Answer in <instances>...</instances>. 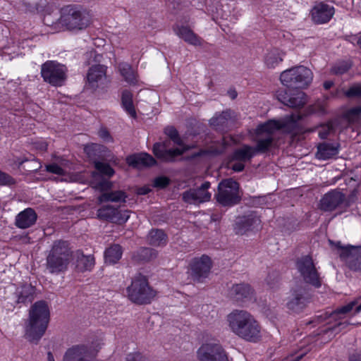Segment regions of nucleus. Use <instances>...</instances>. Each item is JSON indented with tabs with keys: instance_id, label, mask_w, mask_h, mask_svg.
I'll list each match as a JSON object with an SVG mask.
<instances>
[{
	"instance_id": "obj_40",
	"label": "nucleus",
	"mask_w": 361,
	"mask_h": 361,
	"mask_svg": "<svg viewBox=\"0 0 361 361\" xmlns=\"http://www.w3.org/2000/svg\"><path fill=\"white\" fill-rule=\"evenodd\" d=\"M133 94L131 92H123L121 96V104L125 111L133 118L136 117Z\"/></svg>"
},
{
	"instance_id": "obj_48",
	"label": "nucleus",
	"mask_w": 361,
	"mask_h": 361,
	"mask_svg": "<svg viewBox=\"0 0 361 361\" xmlns=\"http://www.w3.org/2000/svg\"><path fill=\"white\" fill-rule=\"evenodd\" d=\"M46 169L48 172L56 175H64L65 171L56 164H51L46 166Z\"/></svg>"
},
{
	"instance_id": "obj_36",
	"label": "nucleus",
	"mask_w": 361,
	"mask_h": 361,
	"mask_svg": "<svg viewBox=\"0 0 361 361\" xmlns=\"http://www.w3.org/2000/svg\"><path fill=\"white\" fill-rule=\"evenodd\" d=\"M357 304V300L350 302L346 305H344L340 308L336 309L331 312H325L324 314H321L319 317H322L324 320L328 318H332L334 320L342 319L344 316L350 312L353 307Z\"/></svg>"
},
{
	"instance_id": "obj_33",
	"label": "nucleus",
	"mask_w": 361,
	"mask_h": 361,
	"mask_svg": "<svg viewBox=\"0 0 361 361\" xmlns=\"http://www.w3.org/2000/svg\"><path fill=\"white\" fill-rule=\"evenodd\" d=\"M74 257L76 259L75 267L78 271H90L94 265V257L92 255H84L80 250L75 253Z\"/></svg>"
},
{
	"instance_id": "obj_20",
	"label": "nucleus",
	"mask_w": 361,
	"mask_h": 361,
	"mask_svg": "<svg viewBox=\"0 0 361 361\" xmlns=\"http://www.w3.org/2000/svg\"><path fill=\"white\" fill-rule=\"evenodd\" d=\"M128 212L121 213L117 208L111 205H104L97 210V217L118 224H123L129 219Z\"/></svg>"
},
{
	"instance_id": "obj_19",
	"label": "nucleus",
	"mask_w": 361,
	"mask_h": 361,
	"mask_svg": "<svg viewBox=\"0 0 361 361\" xmlns=\"http://www.w3.org/2000/svg\"><path fill=\"white\" fill-rule=\"evenodd\" d=\"M63 361H97L91 348L85 345H75L69 348L63 357Z\"/></svg>"
},
{
	"instance_id": "obj_25",
	"label": "nucleus",
	"mask_w": 361,
	"mask_h": 361,
	"mask_svg": "<svg viewBox=\"0 0 361 361\" xmlns=\"http://www.w3.org/2000/svg\"><path fill=\"white\" fill-rule=\"evenodd\" d=\"M167 142H157L153 146V153L155 157L163 161H173L175 158L184 153L186 149H168Z\"/></svg>"
},
{
	"instance_id": "obj_18",
	"label": "nucleus",
	"mask_w": 361,
	"mask_h": 361,
	"mask_svg": "<svg viewBox=\"0 0 361 361\" xmlns=\"http://www.w3.org/2000/svg\"><path fill=\"white\" fill-rule=\"evenodd\" d=\"M211 267L212 262L208 256L195 258L190 263L191 277L194 281L201 282L208 276Z\"/></svg>"
},
{
	"instance_id": "obj_30",
	"label": "nucleus",
	"mask_w": 361,
	"mask_h": 361,
	"mask_svg": "<svg viewBox=\"0 0 361 361\" xmlns=\"http://www.w3.org/2000/svg\"><path fill=\"white\" fill-rule=\"evenodd\" d=\"M126 161L129 166L134 168L151 166L155 165L156 160L147 153H140L130 155L127 157Z\"/></svg>"
},
{
	"instance_id": "obj_44",
	"label": "nucleus",
	"mask_w": 361,
	"mask_h": 361,
	"mask_svg": "<svg viewBox=\"0 0 361 361\" xmlns=\"http://www.w3.org/2000/svg\"><path fill=\"white\" fill-rule=\"evenodd\" d=\"M351 67V63L348 61H341L336 63L331 69V72L335 75H343Z\"/></svg>"
},
{
	"instance_id": "obj_35",
	"label": "nucleus",
	"mask_w": 361,
	"mask_h": 361,
	"mask_svg": "<svg viewBox=\"0 0 361 361\" xmlns=\"http://www.w3.org/2000/svg\"><path fill=\"white\" fill-rule=\"evenodd\" d=\"M157 252L150 247H141L133 254V260L137 263H145L155 259Z\"/></svg>"
},
{
	"instance_id": "obj_39",
	"label": "nucleus",
	"mask_w": 361,
	"mask_h": 361,
	"mask_svg": "<svg viewBox=\"0 0 361 361\" xmlns=\"http://www.w3.org/2000/svg\"><path fill=\"white\" fill-rule=\"evenodd\" d=\"M147 240L149 243L154 246H161L166 245V236L164 232L160 229H153L148 235Z\"/></svg>"
},
{
	"instance_id": "obj_13",
	"label": "nucleus",
	"mask_w": 361,
	"mask_h": 361,
	"mask_svg": "<svg viewBox=\"0 0 361 361\" xmlns=\"http://www.w3.org/2000/svg\"><path fill=\"white\" fill-rule=\"evenodd\" d=\"M349 205L345 194L339 190H331L321 198L318 207L323 212H332Z\"/></svg>"
},
{
	"instance_id": "obj_11",
	"label": "nucleus",
	"mask_w": 361,
	"mask_h": 361,
	"mask_svg": "<svg viewBox=\"0 0 361 361\" xmlns=\"http://www.w3.org/2000/svg\"><path fill=\"white\" fill-rule=\"evenodd\" d=\"M312 295L309 289L304 286L293 288L287 299L286 307L293 312L300 313L312 302Z\"/></svg>"
},
{
	"instance_id": "obj_8",
	"label": "nucleus",
	"mask_w": 361,
	"mask_h": 361,
	"mask_svg": "<svg viewBox=\"0 0 361 361\" xmlns=\"http://www.w3.org/2000/svg\"><path fill=\"white\" fill-rule=\"evenodd\" d=\"M67 73V67L56 61H47L41 66V75L44 81L55 87L65 85Z\"/></svg>"
},
{
	"instance_id": "obj_49",
	"label": "nucleus",
	"mask_w": 361,
	"mask_h": 361,
	"mask_svg": "<svg viewBox=\"0 0 361 361\" xmlns=\"http://www.w3.org/2000/svg\"><path fill=\"white\" fill-rule=\"evenodd\" d=\"M169 184V179L165 176L157 177L154 180V186L158 188H164Z\"/></svg>"
},
{
	"instance_id": "obj_54",
	"label": "nucleus",
	"mask_w": 361,
	"mask_h": 361,
	"mask_svg": "<svg viewBox=\"0 0 361 361\" xmlns=\"http://www.w3.org/2000/svg\"><path fill=\"white\" fill-rule=\"evenodd\" d=\"M206 154V152L204 151V150H199L198 152H194L192 154H191L189 157H188V159H195L201 156H202L203 154Z\"/></svg>"
},
{
	"instance_id": "obj_56",
	"label": "nucleus",
	"mask_w": 361,
	"mask_h": 361,
	"mask_svg": "<svg viewBox=\"0 0 361 361\" xmlns=\"http://www.w3.org/2000/svg\"><path fill=\"white\" fill-rule=\"evenodd\" d=\"M345 96L348 98H351L354 97H361V92H345Z\"/></svg>"
},
{
	"instance_id": "obj_61",
	"label": "nucleus",
	"mask_w": 361,
	"mask_h": 361,
	"mask_svg": "<svg viewBox=\"0 0 361 361\" xmlns=\"http://www.w3.org/2000/svg\"><path fill=\"white\" fill-rule=\"evenodd\" d=\"M228 92L229 97L232 99H234L236 98V97H237V92Z\"/></svg>"
},
{
	"instance_id": "obj_16",
	"label": "nucleus",
	"mask_w": 361,
	"mask_h": 361,
	"mask_svg": "<svg viewBox=\"0 0 361 361\" xmlns=\"http://www.w3.org/2000/svg\"><path fill=\"white\" fill-rule=\"evenodd\" d=\"M210 183L206 181L199 188L190 189L182 194L183 200L188 204H198L207 202L211 199V193L208 192Z\"/></svg>"
},
{
	"instance_id": "obj_42",
	"label": "nucleus",
	"mask_w": 361,
	"mask_h": 361,
	"mask_svg": "<svg viewBox=\"0 0 361 361\" xmlns=\"http://www.w3.org/2000/svg\"><path fill=\"white\" fill-rule=\"evenodd\" d=\"M344 117L350 123H361V106H356L348 109L345 112Z\"/></svg>"
},
{
	"instance_id": "obj_50",
	"label": "nucleus",
	"mask_w": 361,
	"mask_h": 361,
	"mask_svg": "<svg viewBox=\"0 0 361 361\" xmlns=\"http://www.w3.org/2000/svg\"><path fill=\"white\" fill-rule=\"evenodd\" d=\"M111 183L107 180L102 179L97 184V188L100 190L104 191L110 189L111 188Z\"/></svg>"
},
{
	"instance_id": "obj_28",
	"label": "nucleus",
	"mask_w": 361,
	"mask_h": 361,
	"mask_svg": "<svg viewBox=\"0 0 361 361\" xmlns=\"http://www.w3.org/2000/svg\"><path fill=\"white\" fill-rule=\"evenodd\" d=\"M176 35L189 44L193 46H201L202 39L196 35L189 27L177 25L173 27Z\"/></svg>"
},
{
	"instance_id": "obj_4",
	"label": "nucleus",
	"mask_w": 361,
	"mask_h": 361,
	"mask_svg": "<svg viewBox=\"0 0 361 361\" xmlns=\"http://www.w3.org/2000/svg\"><path fill=\"white\" fill-rule=\"evenodd\" d=\"M126 292L128 299L137 305L149 304L157 295L156 290L149 285L147 277L141 274L132 279Z\"/></svg>"
},
{
	"instance_id": "obj_26",
	"label": "nucleus",
	"mask_w": 361,
	"mask_h": 361,
	"mask_svg": "<svg viewBox=\"0 0 361 361\" xmlns=\"http://www.w3.org/2000/svg\"><path fill=\"white\" fill-rule=\"evenodd\" d=\"M334 8L324 3L317 4L312 8L310 14L312 21L316 24L328 23L334 15Z\"/></svg>"
},
{
	"instance_id": "obj_14",
	"label": "nucleus",
	"mask_w": 361,
	"mask_h": 361,
	"mask_svg": "<svg viewBox=\"0 0 361 361\" xmlns=\"http://www.w3.org/2000/svg\"><path fill=\"white\" fill-rule=\"evenodd\" d=\"M255 155L252 146L244 145L232 153L230 168L235 172H240L244 170L245 164L250 161Z\"/></svg>"
},
{
	"instance_id": "obj_15",
	"label": "nucleus",
	"mask_w": 361,
	"mask_h": 361,
	"mask_svg": "<svg viewBox=\"0 0 361 361\" xmlns=\"http://www.w3.org/2000/svg\"><path fill=\"white\" fill-rule=\"evenodd\" d=\"M265 123L260 124L256 129V146L252 147L255 154L264 153L269 149L274 141V130L264 128Z\"/></svg>"
},
{
	"instance_id": "obj_38",
	"label": "nucleus",
	"mask_w": 361,
	"mask_h": 361,
	"mask_svg": "<svg viewBox=\"0 0 361 361\" xmlns=\"http://www.w3.org/2000/svg\"><path fill=\"white\" fill-rule=\"evenodd\" d=\"M127 195L122 190H116L103 192L98 197L99 203L113 202H125Z\"/></svg>"
},
{
	"instance_id": "obj_59",
	"label": "nucleus",
	"mask_w": 361,
	"mask_h": 361,
	"mask_svg": "<svg viewBox=\"0 0 361 361\" xmlns=\"http://www.w3.org/2000/svg\"><path fill=\"white\" fill-rule=\"evenodd\" d=\"M228 145V142H227L224 140V146L221 149L216 151L215 153L216 154H221L224 151L226 146Z\"/></svg>"
},
{
	"instance_id": "obj_17",
	"label": "nucleus",
	"mask_w": 361,
	"mask_h": 361,
	"mask_svg": "<svg viewBox=\"0 0 361 361\" xmlns=\"http://www.w3.org/2000/svg\"><path fill=\"white\" fill-rule=\"evenodd\" d=\"M106 72L105 66H92L87 73L85 86L89 89L104 88V85L108 82Z\"/></svg>"
},
{
	"instance_id": "obj_21",
	"label": "nucleus",
	"mask_w": 361,
	"mask_h": 361,
	"mask_svg": "<svg viewBox=\"0 0 361 361\" xmlns=\"http://www.w3.org/2000/svg\"><path fill=\"white\" fill-rule=\"evenodd\" d=\"M253 295L254 290L250 284L245 283L233 284L228 290L229 298L236 303L251 300Z\"/></svg>"
},
{
	"instance_id": "obj_23",
	"label": "nucleus",
	"mask_w": 361,
	"mask_h": 361,
	"mask_svg": "<svg viewBox=\"0 0 361 361\" xmlns=\"http://www.w3.org/2000/svg\"><path fill=\"white\" fill-rule=\"evenodd\" d=\"M103 148L102 145L92 144L85 147V152L90 159H94V167L99 173L111 177L114 174V170L111 166L109 164L96 161L97 153L102 152Z\"/></svg>"
},
{
	"instance_id": "obj_53",
	"label": "nucleus",
	"mask_w": 361,
	"mask_h": 361,
	"mask_svg": "<svg viewBox=\"0 0 361 361\" xmlns=\"http://www.w3.org/2000/svg\"><path fill=\"white\" fill-rule=\"evenodd\" d=\"M126 361H143V358L139 353L129 354L126 357Z\"/></svg>"
},
{
	"instance_id": "obj_12",
	"label": "nucleus",
	"mask_w": 361,
	"mask_h": 361,
	"mask_svg": "<svg viewBox=\"0 0 361 361\" xmlns=\"http://www.w3.org/2000/svg\"><path fill=\"white\" fill-rule=\"evenodd\" d=\"M199 361H228L227 355L218 343H203L197 351Z\"/></svg>"
},
{
	"instance_id": "obj_6",
	"label": "nucleus",
	"mask_w": 361,
	"mask_h": 361,
	"mask_svg": "<svg viewBox=\"0 0 361 361\" xmlns=\"http://www.w3.org/2000/svg\"><path fill=\"white\" fill-rule=\"evenodd\" d=\"M60 23L69 30H82L90 23L89 13L80 6L68 5L61 9Z\"/></svg>"
},
{
	"instance_id": "obj_3",
	"label": "nucleus",
	"mask_w": 361,
	"mask_h": 361,
	"mask_svg": "<svg viewBox=\"0 0 361 361\" xmlns=\"http://www.w3.org/2000/svg\"><path fill=\"white\" fill-rule=\"evenodd\" d=\"M73 259V253L68 241L55 240L47 253L46 269L52 274L63 273Z\"/></svg>"
},
{
	"instance_id": "obj_62",
	"label": "nucleus",
	"mask_w": 361,
	"mask_h": 361,
	"mask_svg": "<svg viewBox=\"0 0 361 361\" xmlns=\"http://www.w3.org/2000/svg\"><path fill=\"white\" fill-rule=\"evenodd\" d=\"M148 192V190L147 189H145V188H140V190H139V193L141 194V195H145L147 194Z\"/></svg>"
},
{
	"instance_id": "obj_52",
	"label": "nucleus",
	"mask_w": 361,
	"mask_h": 361,
	"mask_svg": "<svg viewBox=\"0 0 361 361\" xmlns=\"http://www.w3.org/2000/svg\"><path fill=\"white\" fill-rule=\"evenodd\" d=\"M360 324V322H349V321H345L343 322H338L336 326H334V327L331 328V329L333 330V331H336L337 328L341 327V326L345 327L348 325H357V324Z\"/></svg>"
},
{
	"instance_id": "obj_60",
	"label": "nucleus",
	"mask_w": 361,
	"mask_h": 361,
	"mask_svg": "<svg viewBox=\"0 0 361 361\" xmlns=\"http://www.w3.org/2000/svg\"><path fill=\"white\" fill-rule=\"evenodd\" d=\"M47 360L48 361H54V355L51 352H48V353H47Z\"/></svg>"
},
{
	"instance_id": "obj_47",
	"label": "nucleus",
	"mask_w": 361,
	"mask_h": 361,
	"mask_svg": "<svg viewBox=\"0 0 361 361\" xmlns=\"http://www.w3.org/2000/svg\"><path fill=\"white\" fill-rule=\"evenodd\" d=\"M16 183L14 178L0 170V185H11Z\"/></svg>"
},
{
	"instance_id": "obj_34",
	"label": "nucleus",
	"mask_w": 361,
	"mask_h": 361,
	"mask_svg": "<svg viewBox=\"0 0 361 361\" xmlns=\"http://www.w3.org/2000/svg\"><path fill=\"white\" fill-rule=\"evenodd\" d=\"M118 71L123 79L129 85H135L138 84L137 75L129 63L126 62L119 63Z\"/></svg>"
},
{
	"instance_id": "obj_41",
	"label": "nucleus",
	"mask_w": 361,
	"mask_h": 361,
	"mask_svg": "<svg viewBox=\"0 0 361 361\" xmlns=\"http://www.w3.org/2000/svg\"><path fill=\"white\" fill-rule=\"evenodd\" d=\"M283 61V56L278 49H273L267 53L265 63L269 68H274Z\"/></svg>"
},
{
	"instance_id": "obj_5",
	"label": "nucleus",
	"mask_w": 361,
	"mask_h": 361,
	"mask_svg": "<svg viewBox=\"0 0 361 361\" xmlns=\"http://www.w3.org/2000/svg\"><path fill=\"white\" fill-rule=\"evenodd\" d=\"M313 80L312 71L304 66H295L280 75L282 85L292 90L307 88Z\"/></svg>"
},
{
	"instance_id": "obj_31",
	"label": "nucleus",
	"mask_w": 361,
	"mask_h": 361,
	"mask_svg": "<svg viewBox=\"0 0 361 361\" xmlns=\"http://www.w3.org/2000/svg\"><path fill=\"white\" fill-rule=\"evenodd\" d=\"M35 286L31 284L26 283L18 287L15 292L17 302L24 305L31 303L35 298Z\"/></svg>"
},
{
	"instance_id": "obj_9",
	"label": "nucleus",
	"mask_w": 361,
	"mask_h": 361,
	"mask_svg": "<svg viewBox=\"0 0 361 361\" xmlns=\"http://www.w3.org/2000/svg\"><path fill=\"white\" fill-rule=\"evenodd\" d=\"M296 267L303 281L314 288H319L322 283V279L310 255L302 256L298 259Z\"/></svg>"
},
{
	"instance_id": "obj_7",
	"label": "nucleus",
	"mask_w": 361,
	"mask_h": 361,
	"mask_svg": "<svg viewBox=\"0 0 361 361\" xmlns=\"http://www.w3.org/2000/svg\"><path fill=\"white\" fill-rule=\"evenodd\" d=\"M216 202L223 207H232L241 200L239 183L232 178L222 180L214 195Z\"/></svg>"
},
{
	"instance_id": "obj_45",
	"label": "nucleus",
	"mask_w": 361,
	"mask_h": 361,
	"mask_svg": "<svg viewBox=\"0 0 361 361\" xmlns=\"http://www.w3.org/2000/svg\"><path fill=\"white\" fill-rule=\"evenodd\" d=\"M231 118V112L230 111H225L219 116L214 117L210 120L211 125L218 127L219 126H224L228 123L229 118Z\"/></svg>"
},
{
	"instance_id": "obj_2",
	"label": "nucleus",
	"mask_w": 361,
	"mask_h": 361,
	"mask_svg": "<svg viewBox=\"0 0 361 361\" xmlns=\"http://www.w3.org/2000/svg\"><path fill=\"white\" fill-rule=\"evenodd\" d=\"M49 317V309L45 301L35 302L29 310V317L25 323V338L30 343L37 344L47 329Z\"/></svg>"
},
{
	"instance_id": "obj_24",
	"label": "nucleus",
	"mask_w": 361,
	"mask_h": 361,
	"mask_svg": "<svg viewBox=\"0 0 361 361\" xmlns=\"http://www.w3.org/2000/svg\"><path fill=\"white\" fill-rule=\"evenodd\" d=\"M261 223L259 217L255 212H250L247 214L239 216L235 222V231L238 235H243L247 231L257 228Z\"/></svg>"
},
{
	"instance_id": "obj_46",
	"label": "nucleus",
	"mask_w": 361,
	"mask_h": 361,
	"mask_svg": "<svg viewBox=\"0 0 361 361\" xmlns=\"http://www.w3.org/2000/svg\"><path fill=\"white\" fill-rule=\"evenodd\" d=\"M165 133L170 137L173 142L178 145H182L183 142L179 137L178 133L173 127L169 126L165 128Z\"/></svg>"
},
{
	"instance_id": "obj_64",
	"label": "nucleus",
	"mask_w": 361,
	"mask_h": 361,
	"mask_svg": "<svg viewBox=\"0 0 361 361\" xmlns=\"http://www.w3.org/2000/svg\"><path fill=\"white\" fill-rule=\"evenodd\" d=\"M357 43L359 45V47L361 48V35L359 37V38L357 41Z\"/></svg>"
},
{
	"instance_id": "obj_29",
	"label": "nucleus",
	"mask_w": 361,
	"mask_h": 361,
	"mask_svg": "<svg viewBox=\"0 0 361 361\" xmlns=\"http://www.w3.org/2000/svg\"><path fill=\"white\" fill-rule=\"evenodd\" d=\"M37 219L35 211L32 208H27L16 216L15 225L19 228H28L36 223Z\"/></svg>"
},
{
	"instance_id": "obj_51",
	"label": "nucleus",
	"mask_w": 361,
	"mask_h": 361,
	"mask_svg": "<svg viewBox=\"0 0 361 361\" xmlns=\"http://www.w3.org/2000/svg\"><path fill=\"white\" fill-rule=\"evenodd\" d=\"M100 137L105 141H111L112 138L109 134V132L106 128H101L98 133Z\"/></svg>"
},
{
	"instance_id": "obj_57",
	"label": "nucleus",
	"mask_w": 361,
	"mask_h": 361,
	"mask_svg": "<svg viewBox=\"0 0 361 361\" xmlns=\"http://www.w3.org/2000/svg\"><path fill=\"white\" fill-rule=\"evenodd\" d=\"M304 356V354H300L296 356H291L290 357H288L286 359V361H299L300 359L302 358Z\"/></svg>"
},
{
	"instance_id": "obj_58",
	"label": "nucleus",
	"mask_w": 361,
	"mask_h": 361,
	"mask_svg": "<svg viewBox=\"0 0 361 361\" xmlns=\"http://www.w3.org/2000/svg\"><path fill=\"white\" fill-rule=\"evenodd\" d=\"M334 85V82L331 80L325 81L323 84V87L325 90H329Z\"/></svg>"
},
{
	"instance_id": "obj_22",
	"label": "nucleus",
	"mask_w": 361,
	"mask_h": 361,
	"mask_svg": "<svg viewBox=\"0 0 361 361\" xmlns=\"http://www.w3.org/2000/svg\"><path fill=\"white\" fill-rule=\"evenodd\" d=\"M300 118L299 116L292 114L281 121L269 120L265 123L264 128L274 130V132L283 129L286 133H295L298 128V121Z\"/></svg>"
},
{
	"instance_id": "obj_43",
	"label": "nucleus",
	"mask_w": 361,
	"mask_h": 361,
	"mask_svg": "<svg viewBox=\"0 0 361 361\" xmlns=\"http://www.w3.org/2000/svg\"><path fill=\"white\" fill-rule=\"evenodd\" d=\"M336 126V121H330L326 123L320 125V130H319V136L320 138L326 139L328 135L335 131Z\"/></svg>"
},
{
	"instance_id": "obj_32",
	"label": "nucleus",
	"mask_w": 361,
	"mask_h": 361,
	"mask_svg": "<svg viewBox=\"0 0 361 361\" xmlns=\"http://www.w3.org/2000/svg\"><path fill=\"white\" fill-rule=\"evenodd\" d=\"M338 149L339 144L324 142L318 145L316 156L319 159H329L338 154Z\"/></svg>"
},
{
	"instance_id": "obj_55",
	"label": "nucleus",
	"mask_w": 361,
	"mask_h": 361,
	"mask_svg": "<svg viewBox=\"0 0 361 361\" xmlns=\"http://www.w3.org/2000/svg\"><path fill=\"white\" fill-rule=\"evenodd\" d=\"M349 361H361V353H355L350 355Z\"/></svg>"
},
{
	"instance_id": "obj_27",
	"label": "nucleus",
	"mask_w": 361,
	"mask_h": 361,
	"mask_svg": "<svg viewBox=\"0 0 361 361\" xmlns=\"http://www.w3.org/2000/svg\"><path fill=\"white\" fill-rule=\"evenodd\" d=\"M278 99L284 105L299 108L306 103L305 92H277Z\"/></svg>"
},
{
	"instance_id": "obj_37",
	"label": "nucleus",
	"mask_w": 361,
	"mask_h": 361,
	"mask_svg": "<svg viewBox=\"0 0 361 361\" xmlns=\"http://www.w3.org/2000/svg\"><path fill=\"white\" fill-rule=\"evenodd\" d=\"M123 250L121 245L114 244L107 248L104 252L105 263L114 264L121 258Z\"/></svg>"
},
{
	"instance_id": "obj_10",
	"label": "nucleus",
	"mask_w": 361,
	"mask_h": 361,
	"mask_svg": "<svg viewBox=\"0 0 361 361\" xmlns=\"http://www.w3.org/2000/svg\"><path fill=\"white\" fill-rule=\"evenodd\" d=\"M329 242L335 247L337 254L350 269L361 271V246L343 247L339 241L334 243L329 240Z\"/></svg>"
},
{
	"instance_id": "obj_63",
	"label": "nucleus",
	"mask_w": 361,
	"mask_h": 361,
	"mask_svg": "<svg viewBox=\"0 0 361 361\" xmlns=\"http://www.w3.org/2000/svg\"><path fill=\"white\" fill-rule=\"evenodd\" d=\"M360 311H361V304L356 307L355 312L357 313V312H360Z\"/></svg>"
},
{
	"instance_id": "obj_1",
	"label": "nucleus",
	"mask_w": 361,
	"mask_h": 361,
	"mask_svg": "<svg viewBox=\"0 0 361 361\" xmlns=\"http://www.w3.org/2000/svg\"><path fill=\"white\" fill-rule=\"evenodd\" d=\"M231 331L239 338L251 343H257L262 338V327L259 322L249 312L234 310L227 316Z\"/></svg>"
}]
</instances>
